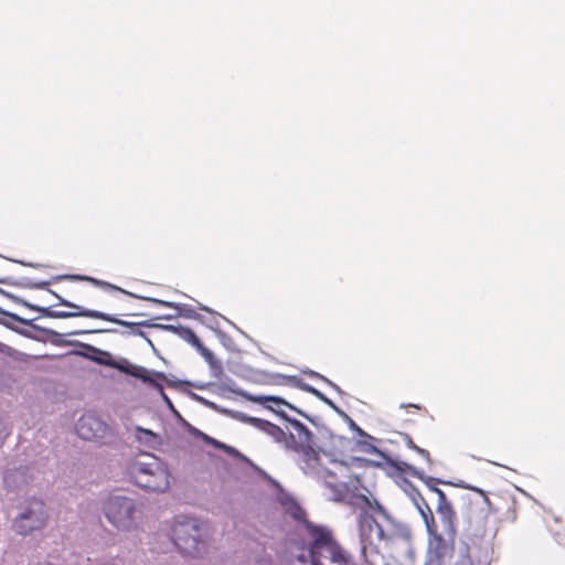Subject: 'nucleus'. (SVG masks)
Here are the masks:
<instances>
[{"mask_svg": "<svg viewBox=\"0 0 565 565\" xmlns=\"http://www.w3.org/2000/svg\"><path fill=\"white\" fill-rule=\"evenodd\" d=\"M223 450H225L227 454L230 455H233L235 457H244L237 449H235L234 447H231V446H227L225 445V447L222 448Z\"/></svg>", "mask_w": 565, "mask_h": 565, "instance_id": "nucleus-48", "label": "nucleus"}, {"mask_svg": "<svg viewBox=\"0 0 565 565\" xmlns=\"http://www.w3.org/2000/svg\"><path fill=\"white\" fill-rule=\"evenodd\" d=\"M28 467L9 469L3 476V486L8 492L20 491L28 484Z\"/></svg>", "mask_w": 565, "mask_h": 565, "instance_id": "nucleus-15", "label": "nucleus"}, {"mask_svg": "<svg viewBox=\"0 0 565 565\" xmlns=\"http://www.w3.org/2000/svg\"><path fill=\"white\" fill-rule=\"evenodd\" d=\"M287 379L289 381H291L294 383V385L296 387L300 388L301 391L310 393V394L315 395L316 397L319 396L320 391L317 390L316 387H313L312 385L303 382L301 379H299L297 376H287Z\"/></svg>", "mask_w": 565, "mask_h": 565, "instance_id": "nucleus-29", "label": "nucleus"}, {"mask_svg": "<svg viewBox=\"0 0 565 565\" xmlns=\"http://www.w3.org/2000/svg\"><path fill=\"white\" fill-rule=\"evenodd\" d=\"M103 316H104V318H100L102 320L114 322L116 324L129 328V331L121 332L122 335L131 334V335L142 337L153 348L151 340L147 338L146 333L140 329V327L160 328L161 324L153 323L150 320L140 321V322H129V321L121 320V319L117 318L116 316L106 313V312H103Z\"/></svg>", "mask_w": 565, "mask_h": 565, "instance_id": "nucleus-13", "label": "nucleus"}, {"mask_svg": "<svg viewBox=\"0 0 565 565\" xmlns=\"http://www.w3.org/2000/svg\"><path fill=\"white\" fill-rule=\"evenodd\" d=\"M275 487L277 488V501L282 507L285 513L290 515L295 521L301 523L306 529V523L310 522L307 519L306 511L301 508V505L296 501V499L286 490L281 488V486L277 481H273Z\"/></svg>", "mask_w": 565, "mask_h": 565, "instance_id": "nucleus-12", "label": "nucleus"}, {"mask_svg": "<svg viewBox=\"0 0 565 565\" xmlns=\"http://www.w3.org/2000/svg\"><path fill=\"white\" fill-rule=\"evenodd\" d=\"M433 492L437 494V498H438L437 505L450 504V502L448 501V499L446 497V493L441 489L436 487V488L433 489Z\"/></svg>", "mask_w": 565, "mask_h": 565, "instance_id": "nucleus-40", "label": "nucleus"}, {"mask_svg": "<svg viewBox=\"0 0 565 565\" xmlns=\"http://www.w3.org/2000/svg\"><path fill=\"white\" fill-rule=\"evenodd\" d=\"M212 330H215L217 332V335L222 339L226 338V334L222 331H220L217 328H218V323L215 319H212L209 324H207Z\"/></svg>", "mask_w": 565, "mask_h": 565, "instance_id": "nucleus-44", "label": "nucleus"}, {"mask_svg": "<svg viewBox=\"0 0 565 565\" xmlns=\"http://www.w3.org/2000/svg\"><path fill=\"white\" fill-rule=\"evenodd\" d=\"M192 397H193L195 401H198L199 403H201L202 405H204V406H206V407H209V408H211V409H213V411H216V412H220V413H221V411L223 409L222 407H220L218 405H216L214 402H211V401H209V399H206V398H204V397H202V396H200V395H198V394H194V393H193V394H192Z\"/></svg>", "mask_w": 565, "mask_h": 565, "instance_id": "nucleus-35", "label": "nucleus"}, {"mask_svg": "<svg viewBox=\"0 0 565 565\" xmlns=\"http://www.w3.org/2000/svg\"><path fill=\"white\" fill-rule=\"evenodd\" d=\"M406 445L409 449L415 450L418 455H420L425 460H427L428 462L430 461L429 452L426 449L415 445V443L409 436H406Z\"/></svg>", "mask_w": 565, "mask_h": 565, "instance_id": "nucleus-34", "label": "nucleus"}, {"mask_svg": "<svg viewBox=\"0 0 565 565\" xmlns=\"http://www.w3.org/2000/svg\"><path fill=\"white\" fill-rule=\"evenodd\" d=\"M321 402L327 404L330 408H332L338 415L343 414V411L339 408L330 398H328L322 392H320L319 396H317Z\"/></svg>", "mask_w": 565, "mask_h": 565, "instance_id": "nucleus-38", "label": "nucleus"}, {"mask_svg": "<svg viewBox=\"0 0 565 565\" xmlns=\"http://www.w3.org/2000/svg\"><path fill=\"white\" fill-rule=\"evenodd\" d=\"M119 369L131 376L141 380L143 383H148L158 392H162V385L156 379L163 380L170 385V382L167 380V375L162 372H154L153 376H151L149 370L143 366L129 365L128 369L121 366H119Z\"/></svg>", "mask_w": 565, "mask_h": 565, "instance_id": "nucleus-14", "label": "nucleus"}, {"mask_svg": "<svg viewBox=\"0 0 565 565\" xmlns=\"http://www.w3.org/2000/svg\"><path fill=\"white\" fill-rule=\"evenodd\" d=\"M222 414H226V415H230L231 417L239 420V422H243V423H246V424H249L252 425L253 427L256 428L257 426V422L256 420H259V418L257 417H252L243 412H237V411H231V409H222L221 411Z\"/></svg>", "mask_w": 565, "mask_h": 565, "instance_id": "nucleus-28", "label": "nucleus"}, {"mask_svg": "<svg viewBox=\"0 0 565 565\" xmlns=\"http://www.w3.org/2000/svg\"><path fill=\"white\" fill-rule=\"evenodd\" d=\"M414 504L416 505L418 512L420 513L422 518L424 519L427 531H431V529L437 524L435 522V518L433 515V512H431L428 503L424 499V502L418 501V503H414Z\"/></svg>", "mask_w": 565, "mask_h": 565, "instance_id": "nucleus-26", "label": "nucleus"}, {"mask_svg": "<svg viewBox=\"0 0 565 565\" xmlns=\"http://www.w3.org/2000/svg\"><path fill=\"white\" fill-rule=\"evenodd\" d=\"M102 510L107 521L121 532L136 530L142 519L141 503L122 494L108 495L103 501Z\"/></svg>", "mask_w": 565, "mask_h": 565, "instance_id": "nucleus-3", "label": "nucleus"}, {"mask_svg": "<svg viewBox=\"0 0 565 565\" xmlns=\"http://www.w3.org/2000/svg\"><path fill=\"white\" fill-rule=\"evenodd\" d=\"M20 264L24 265V266H30V267H33V268H40L42 267V265L40 264H34V263H24V262H19Z\"/></svg>", "mask_w": 565, "mask_h": 565, "instance_id": "nucleus-51", "label": "nucleus"}, {"mask_svg": "<svg viewBox=\"0 0 565 565\" xmlns=\"http://www.w3.org/2000/svg\"><path fill=\"white\" fill-rule=\"evenodd\" d=\"M108 429V425L94 414L82 415L76 424V433L84 440L100 439Z\"/></svg>", "mask_w": 565, "mask_h": 565, "instance_id": "nucleus-11", "label": "nucleus"}, {"mask_svg": "<svg viewBox=\"0 0 565 565\" xmlns=\"http://www.w3.org/2000/svg\"><path fill=\"white\" fill-rule=\"evenodd\" d=\"M190 431H191L194 436H200V437H201V434H203L202 431H200L198 428H194V427H192Z\"/></svg>", "mask_w": 565, "mask_h": 565, "instance_id": "nucleus-52", "label": "nucleus"}, {"mask_svg": "<svg viewBox=\"0 0 565 565\" xmlns=\"http://www.w3.org/2000/svg\"><path fill=\"white\" fill-rule=\"evenodd\" d=\"M436 512L439 516L443 533L449 539H456L457 529L455 525L456 512L451 503L447 505H437Z\"/></svg>", "mask_w": 565, "mask_h": 565, "instance_id": "nucleus-16", "label": "nucleus"}, {"mask_svg": "<svg viewBox=\"0 0 565 565\" xmlns=\"http://www.w3.org/2000/svg\"><path fill=\"white\" fill-rule=\"evenodd\" d=\"M397 468L401 471H405V472L409 473L411 476L422 480L430 491H433V489L436 488L438 483L450 484V482H445V481H441L440 479L427 476V475H425L424 471H422V470L417 469L416 467H414L409 463H406V462H402V465L398 466Z\"/></svg>", "mask_w": 565, "mask_h": 565, "instance_id": "nucleus-19", "label": "nucleus"}, {"mask_svg": "<svg viewBox=\"0 0 565 565\" xmlns=\"http://www.w3.org/2000/svg\"><path fill=\"white\" fill-rule=\"evenodd\" d=\"M409 406H413L415 408H418V405L409 404Z\"/></svg>", "mask_w": 565, "mask_h": 565, "instance_id": "nucleus-55", "label": "nucleus"}, {"mask_svg": "<svg viewBox=\"0 0 565 565\" xmlns=\"http://www.w3.org/2000/svg\"><path fill=\"white\" fill-rule=\"evenodd\" d=\"M0 284L11 285V286L21 287V288H29V289H47L49 291L51 290L47 288L50 285V281H47V280L34 281L30 278H21L19 280H13L10 277H3V278H0Z\"/></svg>", "mask_w": 565, "mask_h": 565, "instance_id": "nucleus-22", "label": "nucleus"}, {"mask_svg": "<svg viewBox=\"0 0 565 565\" xmlns=\"http://www.w3.org/2000/svg\"><path fill=\"white\" fill-rule=\"evenodd\" d=\"M303 553L297 561L310 565H356L348 551L334 537L330 527L313 522L306 523Z\"/></svg>", "mask_w": 565, "mask_h": 565, "instance_id": "nucleus-1", "label": "nucleus"}, {"mask_svg": "<svg viewBox=\"0 0 565 565\" xmlns=\"http://www.w3.org/2000/svg\"><path fill=\"white\" fill-rule=\"evenodd\" d=\"M301 372L303 374L309 375L310 377L319 379V380L323 381L326 384H328L330 387H332L337 393L344 394V392L340 388L339 385H337L335 383H333L332 381H330L326 376L321 375L320 373H318L316 371H312L310 369L302 370Z\"/></svg>", "mask_w": 565, "mask_h": 565, "instance_id": "nucleus-31", "label": "nucleus"}, {"mask_svg": "<svg viewBox=\"0 0 565 565\" xmlns=\"http://www.w3.org/2000/svg\"><path fill=\"white\" fill-rule=\"evenodd\" d=\"M50 292L57 298L58 305L76 309L77 311L54 310L51 307H41V306L34 305V303H30L26 300L0 288L1 295L6 296L9 299H12L18 305H22L33 311L40 312L41 316H43V317L55 318V319H65V318H72V317H87V318H95V319L104 318L103 311L82 308L81 306H78L70 300L64 299L63 297H61L53 290H50Z\"/></svg>", "mask_w": 565, "mask_h": 565, "instance_id": "nucleus-6", "label": "nucleus"}, {"mask_svg": "<svg viewBox=\"0 0 565 565\" xmlns=\"http://www.w3.org/2000/svg\"><path fill=\"white\" fill-rule=\"evenodd\" d=\"M223 450H225L227 454L230 455H233L235 457H244L237 449H235L234 447H231V446H227L225 445V447L222 448Z\"/></svg>", "mask_w": 565, "mask_h": 565, "instance_id": "nucleus-47", "label": "nucleus"}, {"mask_svg": "<svg viewBox=\"0 0 565 565\" xmlns=\"http://www.w3.org/2000/svg\"><path fill=\"white\" fill-rule=\"evenodd\" d=\"M207 525L196 518L179 515L172 526L174 545L184 554L201 555L206 550Z\"/></svg>", "mask_w": 565, "mask_h": 565, "instance_id": "nucleus-4", "label": "nucleus"}, {"mask_svg": "<svg viewBox=\"0 0 565 565\" xmlns=\"http://www.w3.org/2000/svg\"><path fill=\"white\" fill-rule=\"evenodd\" d=\"M262 399H265V401H270V402H274L276 404H285L286 407L297 412L299 415H301L302 417H305L306 419H308L313 426L317 427V429L323 425V423L321 422V418L319 417H311L309 416L307 413L302 412L301 409L297 408L296 406L291 405L290 403L286 402L285 399H282L281 397H278V396H271V395H268L267 397H262Z\"/></svg>", "mask_w": 565, "mask_h": 565, "instance_id": "nucleus-25", "label": "nucleus"}, {"mask_svg": "<svg viewBox=\"0 0 565 565\" xmlns=\"http://www.w3.org/2000/svg\"><path fill=\"white\" fill-rule=\"evenodd\" d=\"M160 329L170 330V331L177 333L180 338H182L183 340H185L193 347L202 348L201 340L196 337V334L193 332V330L188 327H182V326L174 327V326H170V324H163V326H160Z\"/></svg>", "mask_w": 565, "mask_h": 565, "instance_id": "nucleus-23", "label": "nucleus"}, {"mask_svg": "<svg viewBox=\"0 0 565 565\" xmlns=\"http://www.w3.org/2000/svg\"><path fill=\"white\" fill-rule=\"evenodd\" d=\"M340 416L348 423L349 428L356 435L363 430L345 412Z\"/></svg>", "mask_w": 565, "mask_h": 565, "instance_id": "nucleus-37", "label": "nucleus"}, {"mask_svg": "<svg viewBox=\"0 0 565 565\" xmlns=\"http://www.w3.org/2000/svg\"><path fill=\"white\" fill-rule=\"evenodd\" d=\"M136 437L140 443L151 448L156 446L159 439L157 434L139 426L136 428Z\"/></svg>", "mask_w": 565, "mask_h": 565, "instance_id": "nucleus-27", "label": "nucleus"}, {"mask_svg": "<svg viewBox=\"0 0 565 565\" xmlns=\"http://www.w3.org/2000/svg\"><path fill=\"white\" fill-rule=\"evenodd\" d=\"M201 438L206 443V444H210V445H213L214 447L216 448H223L225 447V444L214 439L213 437H210L207 436L206 434H201Z\"/></svg>", "mask_w": 565, "mask_h": 565, "instance_id": "nucleus-43", "label": "nucleus"}, {"mask_svg": "<svg viewBox=\"0 0 565 565\" xmlns=\"http://www.w3.org/2000/svg\"><path fill=\"white\" fill-rule=\"evenodd\" d=\"M230 390L233 393L246 396L250 401H255V402L262 403L266 408L270 409L271 412H274L276 415H278L280 418H282L284 420H286L288 423L292 419L291 417H289L287 415V413L284 409H281V406H286L284 403L282 404H276V403L270 402V401H265V399H262L263 396H258V397L247 396L243 391H241L238 388H234V387H230Z\"/></svg>", "mask_w": 565, "mask_h": 565, "instance_id": "nucleus-21", "label": "nucleus"}, {"mask_svg": "<svg viewBox=\"0 0 565 565\" xmlns=\"http://www.w3.org/2000/svg\"><path fill=\"white\" fill-rule=\"evenodd\" d=\"M467 551H468V547H466L463 552H467ZM459 565H472L471 557L468 554L462 553L461 557L459 559Z\"/></svg>", "mask_w": 565, "mask_h": 565, "instance_id": "nucleus-46", "label": "nucleus"}, {"mask_svg": "<svg viewBox=\"0 0 565 565\" xmlns=\"http://www.w3.org/2000/svg\"><path fill=\"white\" fill-rule=\"evenodd\" d=\"M433 492L437 494V498H438L437 505L450 504V502L448 501V499L446 497V493L441 489L436 487V488L433 489Z\"/></svg>", "mask_w": 565, "mask_h": 565, "instance_id": "nucleus-39", "label": "nucleus"}, {"mask_svg": "<svg viewBox=\"0 0 565 565\" xmlns=\"http://www.w3.org/2000/svg\"><path fill=\"white\" fill-rule=\"evenodd\" d=\"M19 354L20 352L17 351L15 349L0 342V355L18 359Z\"/></svg>", "mask_w": 565, "mask_h": 565, "instance_id": "nucleus-36", "label": "nucleus"}, {"mask_svg": "<svg viewBox=\"0 0 565 565\" xmlns=\"http://www.w3.org/2000/svg\"><path fill=\"white\" fill-rule=\"evenodd\" d=\"M147 299L151 300V301H153V302H156L158 305L164 306V307L174 308L177 310V313L174 315V317L178 316V317H184V318L195 319V320H201L202 319L201 315H199L189 305L175 303V302H171V301L159 300V299H156V298H147ZM160 318L161 319H171V318H173V316L167 315V316H162Z\"/></svg>", "mask_w": 565, "mask_h": 565, "instance_id": "nucleus-17", "label": "nucleus"}, {"mask_svg": "<svg viewBox=\"0 0 565 565\" xmlns=\"http://www.w3.org/2000/svg\"><path fill=\"white\" fill-rule=\"evenodd\" d=\"M200 309H201V310H205V311H207V312H211V310H210L207 307L202 306V305L200 306Z\"/></svg>", "mask_w": 565, "mask_h": 565, "instance_id": "nucleus-54", "label": "nucleus"}, {"mask_svg": "<svg viewBox=\"0 0 565 565\" xmlns=\"http://www.w3.org/2000/svg\"><path fill=\"white\" fill-rule=\"evenodd\" d=\"M160 395L162 396V398L164 399V402L167 403V405L171 408H173V405L170 401V398L166 395L164 391L162 390V392H159Z\"/></svg>", "mask_w": 565, "mask_h": 565, "instance_id": "nucleus-50", "label": "nucleus"}, {"mask_svg": "<svg viewBox=\"0 0 565 565\" xmlns=\"http://www.w3.org/2000/svg\"><path fill=\"white\" fill-rule=\"evenodd\" d=\"M47 518L43 501L32 499L28 507L14 519L13 529L18 534L26 535L44 526Z\"/></svg>", "mask_w": 565, "mask_h": 565, "instance_id": "nucleus-7", "label": "nucleus"}, {"mask_svg": "<svg viewBox=\"0 0 565 565\" xmlns=\"http://www.w3.org/2000/svg\"><path fill=\"white\" fill-rule=\"evenodd\" d=\"M0 313H1V315H4V316H8V317H10L12 320L18 321V322H20V323H22V324L33 326V324H32L33 320L24 319V318H22V317L18 316L17 313L9 312V311H7V310H3L2 308H0ZM0 322H1L2 324H4V326H7V327H9V328H10V326H9L7 322H3V321H0ZM11 329H12V327H11ZM13 330H15V329L13 328Z\"/></svg>", "mask_w": 565, "mask_h": 565, "instance_id": "nucleus-33", "label": "nucleus"}, {"mask_svg": "<svg viewBox=\"0 0 565 565\" xmlns=\"http://www.w3.org/2000/svg\"><path fill=\"white\" fill-rule=\"evenodd\" d=\"M428 533V553L429 561L426 565H440V562L451 551L455 539H449L443 532H438L437 525H435Z\"/></svg>", "mask_w": 565, "mask_h": 565, "instance_id": "nucleus-10", "label": "nucleus"}, {"mask_svg": "<svg viewBox=\"0 0 565 565\" xmlns=\"http://www.w3.org/2000/svg\"><path fill=\"white\" fill-rule=\"evenodd\" d=\"M73 353L77 354V355H81V356L88 358V354L86 352H83V351H73Z\"/></svg>", "mask_w": 565, "mask_h": 565, "instance_id": "nucleus-53", "label": "nucleus"}, {"mask_svg": "<svg viewBox=\"0 0 565 565\" xmlns=\"http://www.w3.org/2000/svg\"><path fill=\"white\" fill-rule=\"evenodd\" d=\"M354 441L358 450L365 454L377 455L385 460L387 459L385 452H383L375 446V443L379 441L377 438L373 437L366 431L362 430L359 435H356V437H354Z\"/></svg>", "mask_w": 565, "mask_h": 565, "instance_id": "nucleus-18", "label": "nucleus"}, {"mask_svg": "<svg viewBox=\"0 0 565 565\" xmlns=\"http://www.w3.org/2000/svg\"><path fill=\"white\" fill-rule=\"evenodd\" d=\"M76 345H79L81 348H83L84 350H87V351L97 352V349L90 344L76 342Z\"/></svg>", "mask_w": 565, "mask_h": 565, "instance_id": "nucleus-49", "label": "nucleus"}, {"mask_svg": "<svg viewBox=\"0 0 565 565\" xmlns=\"http://www.w3.org/2000/svg\"><path fill=\"white\" fill-rule=\"evenodd\" d=\"M289 424L294 431L287 436L286 448L299 454L298 465L306 475L328 483L327 479L334 478V475L321 465L319 455L312 446V433L296 418Z\"/></svg>", "mask_w": 565, "mask_h": 565, "instance_id": "nucleus-2", "label": "nucleus"}, {"mask_svg": "<svg viewBox=\"0 0 565 565\" xmlns=\"http://www.w3.org/2000/svg\"><path fill=\"white\" fill-rule=\"evenodd\" d=\"M196 349L201 352V354L210 363V365L213 370H215V369H217L218 371L222 370L221 363L217 360H215L214 354L209 349H206L203 344H202V348H196Z\"/></svg>", "mask_w": 565, "mask_h": 565, "instance_id": "nucleus-32", "label": "nucleus"}, {"mask_svg": "<svg viewBox=\"0 0 565 565\" xmlns=\"http://www.w3.org/2000/svg\"><path fill=\"white\" fill-rule=\"evenodd\" d=\"M404 491L414 503H418V501L424 502V497L422 495L419 490L407 480H405L404 483Z\"/></svg>", "mask_w": 565, "mask_h": 565, "instance_id": "nucleus-30", "label": "nucleus"}, {"mask_svg": "<svg viewBox=\"0 0 565 565\" xmlns=\"http://www.w3.org/2000/svg\"><path fill=\"white\" fill-rule=\"evenodd\" d=\"M131 481L139 488L164 492L170 487V472L168 466L156 456H148L147 460H137L129 468Z\"/></svg>", "mask_w": 565, "mask_h": 565, "instance_id": "nucleus-5", "label": "nucleus"}, {"mask_svg": "<svg viewBox=\"0 0 565 565\" xmlns=\"http://www.w3.org/2000/svg\"><path fill=\"white\" fill-rule=\"evenodd\" d=\"M257 422L256 428L260 431H264L266 435L270 436L276 443H284L286 445L287 434L277 425L259 418Z\"/></svg>", "mask_w": 565, "mask_h": 565, "instance_id": "nucleus-20", "label": "nucleus"}, {"mask_svg": "<svg viewBox=\"0 0 565 565\" xmlns=\"http://www.w3.org/2000/svg\"><path fill=\"white\" fill-rule=\"evenodd\" d=\"M374 514L362 512L359 516V534L361 541V553L367 561V553L377 552L375 541H379L381 525V513L374 510Z\"/></svg>", "mask_w": 565, "mask_h": 565, "instance_id": "nucleus-9", "label": "nucleus"}, {"mask_svg": "<svg viewBox=\"0 0 565 565\" xmlns=\"http://www.w3.org/2000/svg\"><path fill=\"white\" fill-rule=\"evenodd\" d=\"M60 279H73V280H87V281H90L93 282L95 286H99V287H104V288H108V289H114V290H118V291H121L124 294H127V295H131L130 292L115 286V285H111L109 282H106V281H103V280H98L96 278H93V277H88V276H82V275H63V276H56L54 277V280H60Z\"/></svg>", "mask_w": 565, "mask_h": 565, "instance_id": "nucleus-24", "label": "nucleus"}, {"mask_svg": "<svg viewBox=\"0 0 565 565\" xmlns=\"http://www.w3.org/2000/svg\"><path fill=\"white\" fill-rule=\"evenodd\" d=\"M94 332H113V333H116L117 330L116 329H106V330H81V331H74L72 332L71 334H85V333H94Z\"/></svg>", "mask_w": 565, "mask_h": 565, "instance_id": "nucleus-45", "label": "nucleus"}, {"mask_svg": "<svg viewBox=\"0 0 565 565\" xmlns=\"http://www.w3.org/2000/svg\"><path fill=\"white\" fill-rule=\"evenodd\" d=\"M10 430L7 423L0 418V446L3 444L4 439L9 436Z\"/></svg>", "mask_w": 565, "mask_h": 565, "instance_id": "nucleus-41", "label": "nucleus"}, {"mask_svg": "<svg viewBox=\"0 0 565 565\" xmlns=\"http://www.w3.org/2000/svg\"><path fill=\"white\" fill-rule=\"evenodd\" d=\"M318 434L323 439L332 440L333 439V433L323 424L318 429Z\"/></svg>", "mask_w": 565, "mask_h": 565, "instance_id": "nucleus-42", "label": "nucleus"}, {"mask_svg": "<svg viewBox=\"0 0 565 565\" xmlns=\"http://www.w3.org/2000/svg\"><path fill=\"white\" fill-rule=\"evenodd\" d=\"M366 503L371 510H376L381 513V525L379 532V541L393 540V539H411V529L407 524L395 520L388 514L385 508L377 501H370L366 499Z\"/></svg>", "mask_w": 565, "mask_h": 565, "instance_id": "nucleus-8", "label": "nucleus"}]
</instances>
